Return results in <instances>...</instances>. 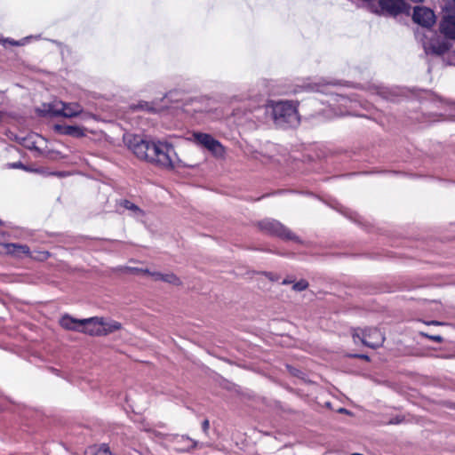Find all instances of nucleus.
<instances>
[{"label":"nucleus","instance_id":"obj_1","mask_svg":"<svg viewBox=\"0 0 455 455\" xmlns=\"http://www.w3.org/2000/svg\"><path fill=\"white\" fill-rule=\"evenodd\" d=\"M124 141L141 160L168 170L180 166V160L173 146L166 141L149 140L134 134L124 135Z\"/></svg>","mask_w":455,"mask_h":455},{"label":"nucleus","instance_id":"obj_2","mask_svg":"<svg viewBox=\"0 0 455 455\" xmlns=\"http://www.w3.org/2000/svg\"><path fill=\"white\" fill-rule=\"evenodd\" d=\"M440 31L443 37L437 36L424 43L427 54L443 55L451 52L448 64L455 65V0L443 9V17L440 23Z\"/></svg>","mask_w":455,"mask_h":455},{"label":"nucleus","instance_id":"obj_3","mask_svg":"<svg viewBox=\"0 0 455 455\" xmlns=\"http://www.w3.org/2000/svg\"><path fill=\"white\" fill-rule=\"evenodd\" d=\"M264 114L278 129L296 128L300 124L298 103L292 100H271L264 107Z\"/></svg>","mask_w":455,"mask_h":455},{"label":"nucleus","instance_id":"obj_4","mask_svg":"<svg viewBox=\"0 0 455 455\" xmlns=\"http://www.w3.org/2000/svg\"><path fill=\"white\" fill-rule=\"evenodd\" d=\"M260 231L265 234L277 236L283 240H291L296 243H301V240L288 228L281 222L273 219H265L258 223Z\"/></svg>","mask_w":455,"mask_h":455},{"label":"nucleus","instance_id":"obj_5","mask_svg":"<svg viewBox=\"0 0 455 455\" xmlns=\"http://www.w3.org/2000/svg\"><path fill=\"white\" fill-rule=\"evenodd\" d=\"M353 339L355 343L360 341L364 346L375 349L382 346L385 336L376 328L355 329Z\"/></svg>","mask_w":455,"mask_h":455},{"label":"nucleus","instance_id":"obj_6","mask_svg":"<svg viewBox=\"0 0 455 455\" xmlns=\"http://www.w3.org/2000/svg\"><path fill=\"white\" fill-rule=\"evenodd\" d=\"M196 144L209 150L216 158H223L225 156V148L211 134L204 132H195L193 134Z\"/></svg>","mask_w":455,"mask_h":455},{"label":"nucleus","instance_id":"obj_7","mask_svg":"<svg viewBox=\"0 0 455 455\" xmlns=\"http://www.w3.org/2000/svg\"><path fill=\"white\" fill-rule=\"evenodd\" d=\"M334 86L332 84H315L310 85L311 91L329 94L331 96L330 105L333 107L336 103L347 108V103L354 100L347 95H343L331 90Z\"/></svg>","mask_w":455,"mask_h":455},{"label":"nucleus","instance_id":"obj_8","mask_svg":"<svg viewBox=\"0 0 455 455\" xmlns=\"http://www.w3.org/2000/svg\"><path fill=\"white\" fill-rule=\"evenodd\" d=\"M380 13L395 17L399 14H409L411 6L403 0H379Z\"/></svg>","mask_w":455,"mask_h":455},{"label":"nucleus","instance_id":"obj_9","mask_svg":"<svg viewBox=\"0 0 455 455\" xmlns=\"http://www.w3.org/2000/svg\"><path fill=\"white\" fill-rule=\"evenodd\" d=\"M413 20L414 22L426 27H431L435 20L434 12L427 7L416 6L413 11Z\"/></svg>","mask_w":455,"mask_h":455},{"label":"nucleus","instance_id":"obj_10","mask_svg":"<svg viewBox=\"0 0 455 455\" xmlns=\"http://www.w3.org/2000/svg\"><path fill=\"white\" fill-rule=\"evenodd\" d=\"M82 332L91 336H103L104 331L101 330L103 324L102 317H91L81 319Z\"/></svg>","mask_w":455,"mask_h":455},{"label":"nucleus","instance_id":"obj_11","mask_svg":"<svg viewBox=\"0 0 455 455\" xmlns=\"http://www.w3.org/2000/svg\"><path fill=\"white\" fill-rule=\"evenodd\" d=\"M57 108H59L58 116H63L66 118H72L78 116L84 113L83 107L77 102H64L57 100Z\"/></svg>","mask_w":455,"mask_h":455},{"label":"nucleus","instance_id":"obj_12","mask_svg":"<svg viewBox=\"0 0 455 455\" xmlns=\"http://www.w3.org/2000/svg\"><path fill=\"white\" fill-rule=\"evenodd\" d=\"M54 129L60 134L68 135L74 138H81L84 136V131L80 126L56 124Z\"/></svg>","mask_w":455,"mask_h":455},{"label":"nucleus","instance_id":"obj_13","mask_svg":"<svg viewBox=\"0 0 455 455\" xmlns=\"http://www.w3.org/2000/svg\"><path fill=\"white\" fill-rule=\"evenodd\" d=\"M44 142V139L38 135H30L20 139V143L30 150H35L39 154L43 153L40 144Z\"/></svg>","mask_w":455,"mask_h":455},{"label":"nucleus","instance_id":"obj_14","mask_svg":"<svg viewBox=\"0 0 455 455\" xmlns=\"http://www.w3.org/2000/svg\"><path fill=\"white\" fill-rule=\"evenodd\" d=\"M36 113L41 116L57 117L59 108H57V100L51 103L43 104L36 109Z\"/></svg>","mask_w":455,"mask_h":455},{"label":"nucleus","instance_id":"obj_15","mask_svg":"<svg viewBox=\"0 0 455 455\" xmlns=\"http://www.w3.org/2000/svg\"><path fill=\"white\" fill-rule=\"evenodd\" d=\"M6 252L14 256L20 257L21 255L30 256V250L26 244L20 243H4Z\"/></svg>","mask_w":455,"mask_h":455},{"label":"nucleus","instance_id":"obj_16","mask_svg":"<svg viewBox=\"0 0 455 455\" xmlns=\"http://www.w3.org/2000/svg\"><path fill=\"white\" fill-rule=\"evenodd\" d=\"M60 325L66 329L70 331H76L82 332V323L81 320L73 318L68 315H65L61 317L60 321Z\"/></svg>","mask_w":455,"mask_h":455},{"label":"nucleus","instance_id":"obj_17","mask_svg":"<svg viewBox=\"0 0 455 455\" xmlns=\"http://www.w3.org/2000/svg\"><path fill=\"white\" fill-rule=\"evenodd\" d=\"M119 206L131 212L132 216L140 217L143 215V211L138 205L129 200H121L119 202Z\"/></svg>","mask_w":455,"mask_h":455},{"label":"nucleus","instance_id":"obj_18","mask_svg":"<svg viewBox=\"0 0 455 455\" xmlns=\"http://www.w3.org/2000/svg\"><path fill=\"white\" fill-rule=\"evenodd\" d=\"M37 38H38V36H26V37L22 38L21 40L15 41L13 39L2 38L0 36V44H3V45H5V44H8L12 45V46H23L27 43H28L31 39H37Z\"/></svg>","mask_w":455,"mask_h":455},{"label":"nucleus","instance_id":"obj_19","mask_svg":"<svg viewBox=\"0 0 455 455\" xmlns=\"http://www.w3.org/2000/svg\"><path fill=\"white\" fill-rule=\"evenodd\" d=\"M121 328V323L116 321L105 320L103 318V324L101 330L104 331V335L112 333Z\"/></svg>","mask_w":455,"mask_h":455},{"label":"nucleus","instance_id":"obj_20","mask_svg":"<svg viewBox=\"0 0 455 455\" xmlns=\"http://www.w3.org/2000/svg\"><path fill=\"white\" fill-rule=\"evenodd\" d=\"M377 93L383 99L390 101H395V98L398 96L396 91L385 87L378 88Z\"/></svg>","mask_w":455,"mask_h":455},{"label":"nucleus","instance_id":"obj_21","mask_svg":"<svg viewBox=\"0 0 455 455\" xmlns=\"http://www.w3.org/2000/svg\"><path fill=\"white\" fill-rule=\"evenodd\" d=\"M163 281L165 283L173 284V285H180L181 284L180 278L177 275H175L173 273L164 274L163 276Z\"/></svg>","mask_w":455,"mask_h":455},{"label":"nucleus","instance_id":"obj_22","mask_svg":"<svg viewBox=\"0 0 455 455\" xmlns=\"http://www.w3.org/2000/svg\"><path fill=\"white\" fill-rule=\"evenodd\" d=\"M137 108H140V109H142V110H145L148 112H152V113L156 112V108L154 107V105L152 103L147 102V101L140 102L137 106Z\"/></svg>","mask_w":455,"mask_h":455},{"label":"nucleus","instance_id":"obj_23","mask_svg":"<svg viewBox=\"0 0 455 455\" xmlns=\"http://www.w3.org/2000/svg\"><path fill=\"white\" fill-rule=\"evenodd\" d=\"M308 287L307 281L301 279L299 282H296L292 285V290L295 291H305Z\"/></svg>","mask_w":455,"mask_h":455},{"label":"nucleus","instance_id":"obj_24","mask_svg":"<svg viewBox=\"0 0 455 455\" xmlns=\"http://www.w3.org/2000/svg\"><path fill=\"white\" fill-rule=\"evenodd\" d=\"M176 438H177L178 443H181L183 441H188L191 443V447L184 448V450H186V451H189L190 449H193V448L196 447V445H197L196 441L191 439L190 437H188L187 435H181L180 437L177 436Z\"/></svg>","mask_w":455,"mask_h":455},{"label":"nucleus","instance_id":"obj_25","mask_svg":"<svg viewBox=\"0 0 455 455\" xmlns=\"http://www.w3.org/2000/svg\"><path fill=\"white\" fill-rule=\"evenodd\" d=\"M92 455H111V452L106 444H102Z\"/></svg>","mask_w":455,"mask_h":455},{"label":"nucleus","instance_id":"obj_26","mask_svg":"<svg viewBox=\"0 0 455 455\" xmlns=\"http://www.w3.org/2000/svg\"><path fill=\"white\" fill-rule=\"evenodd\" d=\"M124 269L130 273H133V274H140V273H143V274H151V272L149 271V269L148 268H138V267H124Z\"/></svg>","mask_w":455,"mask_h":455},{"label":"nucleus","instance_id":"obj_27","mask_svg":"<svg viewBox=\"0 0 455 455\" xmlns=\"http://www.w3.org/2000/svg\"><path fill=\"white\" fill-rule=\"evenodd\" d=\"M264 275L271 281L275 282V281H278L279 280V275H275L271 272H266L264 273Z\"/></svg>","mask_w":455,"mask_h":455},{"label":"nucleus","instance_id":"obj_28","mask_svg":"<svg viewBox=\"0 0 455 455\" xmlns=\"http://www.w3.org/2000/svg\"><path fill=\"white\" fill-rule=\"evenodd\" d=\"M425 336L427 338H428L429 339L431 340H435V341H437V342H442L443 341V337L440 336V335H428V334H425Z\"/></svg>","mask_w":455,"mask_h":455},{"label":"nucleus","instance_id":"obj_29","mask_svg":"<svg viewBox=\"0 0 455 455\" xmlns=\"http://www.w3.org/2000/svg\"><path fill=\"white\" fill-rule=\"evenodd\" d=\"M148 275L153 276V278L156 281H158V280L163 281V276L164 274H162L160 272H151V274H148Z\"/></svg>","mask_w":455,"mask_h":455},{"label":"nucleus","instance_id":"obj_30","mask_svg":"<svg viewBox=\"0 0 455 455\" xmlns=\"http://www.w3.org/2000/svg\"><path fill=\"white\" fill-rule=\"evenodd\" d=\"M9 167L12 168V169H25V167L21 162H16V163L11 164H9Z\"/></svg>","mask_w":455,"mask_h":455},{"label":"nucleus","instance_id":"obj_31","mask_svg":"<svg viewBox=\"0 0 455 455\" xmlns=\"http://www.w3.org/2000/svg\"><path fill=\"white\" fill-rule=\"evenodd\" d=\"M210 427V422L208 419H204L202 423V428L204 433H207L208 429Z\"/></svg>","mask_w":455,"mask_h":455},{"label":"nucleus","instance_id":"obj_32","mask_svg":"<svg viewBox=\"0 0 455 455\" xmlns=\"http://www.w3.org/2000/svg\"><path fill=\"white\" fill-rule=\"evenodd\" d=\"M40 254H41L40 259H45L49 256V253L47 251H43Z\"/></svg>","mask_w":455,"mask_h":455},{"label":"nucleus","instance_id":"obj_33","mask_svg":"<svg viewBox=\"0 0 455 455\" xmlns=\"http://www.w3.org/2000/svg\"><path fill=\"white\" fill-rule=\"evenodd\" d=\"M293 283V280L290 279V278H285L282 283L283 284H289V283Z\"/></svg>","mask_w":455,"mask_h":455},{"label":"nucleus","instance_id":"obj_34","mask_svg":"<svg viewBox=\"0 0 455 455\" xmlns=\"http://www.w3.org/2000/svg\"><path fill=\"white\" fill-rule=\"evenodd\" d=\"M356 357H360V358H363L364 360H369V356L366 355H355Z\"/></svg>","mask_w":455,"mask_h":455},{"label":"nucleus","instance_id":"obj_35","mask_svg":"<svg viewBox=\"0 0 455 455\" xmlns=\"http://www.w3.org/2000/svg\"><path fill=\"white\" fill-rule=\"evenodd\" d=\"M344 114H345V112H344V111H342V110H339V112H336V111H335V113H334V115H335V116H342V115H344Z\"/></svg>","mask_w":455,"mask_h":455},{"label":"nucleus","instance_id":"obj_36","mask_svg":"<svg viewBox=\"0 0 455 455\" xmlns=\"http://www.w3.org/2000/svg\"><path fill=\"white\" fill-rule=\"evenodd\" d=\"M430 324H434V325H441V324H443V323H440V322H437V321H432V322L430 323Z\"/></svg>","mask_w":455,"mask_h":455},{"label":"nucleus","instance_id":"obj_37","mask_svg":"<svg viewBox=\"0 0 455 455\" xmlns=\"http://www.w3.org/2000/svg\"><path fill=\"white\" fill-rule=\"evenodd\" d=\"M399 422H400V421L398 420V419H391V420H390V423H391V424H397V423H399Z\"/></svg>","mask_w":455,"mask_h":455},{"label":"nucleus","instance_id":"obj_38","mask_svg":"<svg viewBox=\"0 0 455 455\" xmlns=\"http://www.w3.org/2000/svg\"><path fill=\"white\" fill-rule=\"evenodd\" d=\"M339 412H342V413H348L347 410H346V409H340V410H339Z\"/></svg>","mask_w":455,"mask_h":455},{"label":"nucleus","instance_id":"obj_39","mask_svg":"<svg viewBox=\"0 0 455 455\" xmlns=\"http://www.w3.org/2000/svg\"><path fill=\"white\" fill-rule=\"evenodd\" d=\"M0 224H2V221L0 220Z\"/></svg>","mask_w":455,"mask_h":455}]
</instances>
